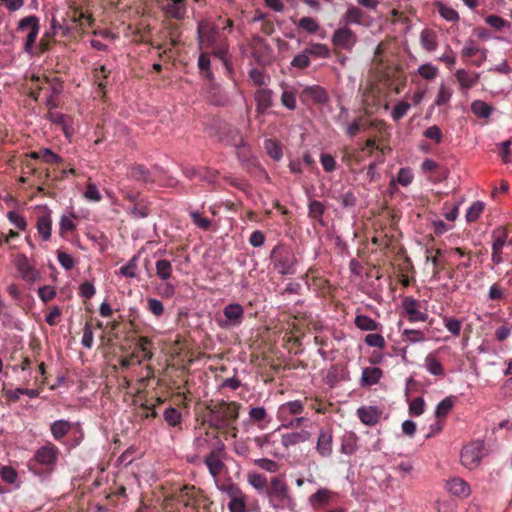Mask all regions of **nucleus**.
<instances>
[{"mask_svg": "<svg viewBox=\"0 0 512 512\" xmlns=\"http://www.w3.org/2000/svg\"><path fill=\"white\" fill-rule=\"evenodd\" d=\"M197 40L200 50L210 49L214 57L218 58L226 69L228 75L233 72L229 43L218 26L208 20H202L197 27Z\"/></svg>", "mask_w": 512, "mask_h": 512, "instance_id": "f257e3e1", "label": "nucleus"}, {"mask_svg": "<svg viewBox=\"0 0 512 512\" xmlns=\"http://www.w3.org/2000/svg\"><path fill=\"white\" fill-rule=\"evenodd\" d=\"M208 409V424L217 431L231 430L232 436L237 434L235 427L236 420L239 416L240 404L234 401H218L212 402L207 406Z\"/></svg>", "mask_w": 512, "mask_h": 512, "instance_id": "f03ea898", "label": "nucleus"}, {"mask_svg": "<svg viewBox=\"0 0 512 512\" xmlns=\"http://www.w3.org/2000/svg\"><path fill=\"white\" fill-rule=\"evenodd\" d=\"M59 449L53 443L48 442L35 451L33 459L30 461V470L34 473H50L54 470L58 461Z\"/></svg>", "mask_w": 512, "mask_h": 512, "instance_id": "7ed1b4c3", "label": "nucleus"}, {"mask_svg": "<svg viewBox=\"0 0 512 512\" xmlns=\"http://www.w3.org/2000/svg\"><path fill=\"white\" fill-rule=\"evenodd\" d=\"M388 47V43L381 41L374 52L372 60L374 68L382 75L386 80H399L402 76V68L398 64L388 61L385 58V53Z\"/></svg>", "mask_w": 512, "mask_h": 512, "instance_id": "20e7f679", "label": "nucleus"}, {"mask_svg": "<svg viewBox=\"0 0 512 512\" xmlns=\"http://www.w3.org/2000/svg\"><path fill=\"white\" fill-rule=\"evenodd\" d=\"M68 10L64 21H68V27L71 29L70 37H76L86 29L85 22L92 26L94 19L92 15L85 13L76 0H68Z\"/></svg>", "mask_w": 512, "mask_h": 512, "instance_id": "39448f33", "label": "nucleus"}, {"mask_svg": "<svg viewBox=\"0 0 512 512\" xmlns=\"http://www.w3.org/2000/svg\"><path fill=\"white\" fill-rule=\"evenodd\" d=\"M271 259L274 269L281 275L295 274L297 258L290 247L277 245L271 252Z\"/></svg>", "mask_w": 512, "mask_h": 512, "instance_id": "423d86ee", "label": "nucleus"}, {"mask_svg": "<svg viewBox=\"0 0 512 512\" xmlns=\"http://www.w3.org/2000/svg\"><path fill=\"white\" fill-rule=\"evenodd\" d=\"M176 502L182 503L185 507L198 509L205 506L207 500L204 492L194 485H184L174 492Z\"/></svg>", "mask_w": 512, "mask_h": 512, "instance_id": "0eeeda50", "label": "nucleus"}, {"mask_svg": "<svg viewBox=\"0 0 512 512\" xmlns=\"http://www.w3.org/2000/svg\"><path fill=\"white\" fill-rule=\"evenodd\" d=\"M266 492L269 497L270 504L275 509H282L286 507L291 501L288 485L279 477H274L271 479L270 485L267 487Z\"/></svg>", "mask_w": 512, "mask_h": 512, "instance_id": "6e6552de", "label": "nucleus"}, {"mask_svg": "<svg viewBox=\"0 0 512 512\" xmlns=\"http://www.w3.org/2000/svg\"><path fill=\"white\" fill-rule=\"evenodd\" d=\"M17 30L20 32H24L28 30V34L26 36L23 50L27 54H34L35 52V43L40 31V20L35 15H30L22 18L19 23Z\"/></svg>", "mask_w": 512, "mask_h": 512, "instance_id": "1a4fd4ad", "label": "nucleus"}, {"mask_svg": "<svg viewBox=\"0 0 512 512\" xmlns=\"http://www.w3.org/2000/svg\"><path fill=\"white\" fill-rule=\"evenodd\" d=\"M304 410L303 402L300 400L289 401L279 406L277 411V419L282 422L284 427L300 426L304 421L303 417H298L295 420L293 416L301 414Z\"/></svg>", "mask_w": 512, "mask_h": 512, "instance_id": "9d476101", "label": "nucleus"}, {"mask_svg": "<svg viewBox=\"0 0 512 512\" xmlns=\"http://www.w3.org/2000/svg\"><path fill=\"white\" fill-rule=\"evenodd\" d=\"M244 320V308L238 303H230L223 308V318H218L217 323L222 329H232L242 324Z\"/></svg>", "mask_w": 512, "mask_h": 512, "instance_id": "9b49d317", "label": "nucleus"}, {"mask_svg": "<svg viewBox=\"0 0 512 512\" xmlns=\"http://www.w3.org/2000/svg\"><path fill=\"white\" fill-rule=\"evenodd\" d=\"M485 455L482 441H473L463 447L461 452V463L468 469L476 468Z\"/></svg>", "mask_w": 512, "mask_h": 512, "instance_id": "f8f14e48", "label": "nucleus"}, {"mask_svg": "<svg viewBox=\"0 0 512 512\" xmlns=\"http://www.w3.org/2000/svg\"><path fill=\"white\" fill-rule=\"evenodd\" d=\"M254 442L265 454L274 457H282L285 454V449L282 445L281 437L277 438L274 433L255 437Z\"/></svg>", "mask_w": 512, "mask_h": 512, "instance_id": "ddd939ff", "label": "nucleus"}, {"mask_svg": "<svg viewBox=\"0 0 512 512\" xmlns=\"http://www.w3.org/2000/svg\"><path fill=\"white\" fill-rule=\"evenodd\" d=\"M224 444L219 442L217 447H215L208 455L204 458V463L207 466L209 473L211 476L217 480L225 465L223 462L224 456Z\"/></svg>", "mask_w": 512, "mask_h": 512, "instance_id": "4468645a", "label": "nucleus"}, {"mask_svg": "<svg viewBox=\"0 0 512 512\" xmlns=\"http://www.w3.org/2000/svg\"><path fill=\"white\" fill-rule=\"evenodd\" d=\"M492 254L491 260L494 264L499 265L503 262V247L507 242L508 230L505 226H498L492 232Z\"/></svg>", "mask_w": 512, "mask_h": 512, "instance_id": "2eb2a0df", "label": "nucleus"}, {"mask_svg": "<svg viewBox=\"0 0 512 512\" xmlns=\"http://www.w3.org/2000/svg\"><path fill=\"white\" fill-rule=\"evenodd\" d=\"M300 100L305 103L315 105H324L329 101V95L325 88L320 85H312L305 87L300 95Z\"/></svg>", "mask_w": 512, "mask_h": 512, "instance_id": "dca6fc26", "label": "nucleus"}, {"mask_svg": "<svg viewBox=\"0 0 512 512\" xmlns=\"http://www.w3.org/2000/svg\"><path fill=\"white\" fill-rule=\"evenodd\" d=\"M402 308L405 316L409 322H425L428 319V314L420 310V301L406 296L402 299Z\"/></svg>", "mask_w": 512, "mask_h": 512, "instance_id": "f3484780", "label": "nucleus"}, {"mask_svg": "<svg viewBox=\"0 0 512 512\" xmlns=\"http://www.w3.org/2000/svg\"><path fill=\"white\" fill-rule=\"evenodd\" d=\"M356 42V34L346 26L338 28L332 36L333 45L344 50L351 51L352 48L355 46Z\"/></svg>", "mask_w": 512, "mask_h": 512, "instance_id": "a211bd4d", "label": "nucleus"}, {"mask_svg": "<svg viewBox=\"0 0 512 512\" xmlns=\"http://www.w3.org/2000/svg\"><path fill=\"white\" fill-rule=\"evenodd\" d=\"M31 82H37V87L42 89V92L47 95H59L62 90V82L59 81L57 77H47V76H35L31 77Z\"/></svg>", "mask_w": 512, "mask_h": 512, "instance_id": "6ab92c4d", "label": "nucleus"}, {"mask_svg": "<svg viewBox=\"0 0 512 512\" xmlns=\"http://www.w3.org/2000/svg\"><path fill=\"white\" fill-rule=\"evenodd\" d=\"M15 266L23 280L30 283L37 280L39 273L25 254H18L16 256Z\"/></svg>", "mask_w": 512, "mask_h": 512, "instance_id": "aec40b11", "label": "nucleus"}, {"mask_svg": "<svg viewBox=\"0 0 512 512\" xmlns=\"http://www.w3.org/2000/svg\"><path fill=\"white\" fill-rule=\"evenodd\" d=\"M163 11L167 18L178 21L184 20L187 16L186 0H168L163 7Z\"/></svg>", "mask_w": 512, "mask_h": 512, "instance_id": "412c9836", "label": "nucleus"}, {"mask_svg": "<svg viewBox=\"0 0 512 512\" xmlns=\"http://www.w3.org/2000/svg\"><path fill=\"white\" fill-rule=\"evenodd\" d=\"M332 443H333V435L332 430L321 429L318 435L316 451L321 457L327 458L332 455Z\"/></svg>", "mask_w": 512, "mask_h": 512, "instance_id": "4be33fe9", "label": "nucleus"}, {"mask_svg": "<svg viewBox=\"0 0 512 512\" xmlns=\"http://www.w3.org/2000/svg\"><path fill=\"white\" fill-rule=\"evenodd\" d=\"M307 285L316 291L319 295L325 296L329 293V280L322 276L314 275V269L310 268L305 275Z\"/></svg>", "mask_w": 512, "mask_h": 512, "instance_id": "5701e85b", "label": "nucleus"}, {"mask_svg": "<svg viewBox=\"0 0 512 512\" xmlns=\"http://www.w3.org/2000/svg\"><path fill=\"white\" fill-rule=\"evenodd\" d=\"M273 92L270 89L260 88L255 92L254 100L256 102V112L258 115H264L272 107Z\"/></svg>", "mask_w": 512, "mask_h": 512, "instance_id": "b1692460", "label": "nucleus"}, {"mask_svg": "<svg viewBox=\"0 0 512 512\" xmlns=\"http://www.w3.org/2000/svg\"><path fill=\"white\" fill-rule=\"evenodd\" d=\"M381 414V410L375 406H362L357 410V415L361 422L368 426L377 424Z\"/></svg>", "mask_w": 512, "mask_h": 512, "instance_id": "393cba45", "label": "nucleus"}, {"mask_svg": "<svg viewBox=\"0 0 512 512\" xmlns=\"http://www.w3.org/2000/svg\"><path fill=\"white\" fill-rule=\"evenodd\" d=\"M211 52L208 51H202L198 57L197 66L200 72V75L209 80L212 85L214 84V74L211 69Z\"/></svg>", "mask_w": 512, "mask_h": 512, "instance_id": "a878e982", "label": "nucleus"}, {"mask_svg": "<svg viewBox=\"0 0 512 512\" xmlns=\"http://www.w3.org/2000/svg\"><path fill=\"white\" fill-rule=\"evenodd\" d=\"M36 227L39 235L44 241L50 240L52 231V218L50 210L46 209L42 215L37 217Z\"/></svg>", "mask_w": 512, "mask_h": 512, "instance_id": "bb28decb", "label": "nucleus"}, {"mask_svg": "<svg viewBox=\"0 0 512 512\" xmlns=\"http://www.w3.org/2000/svg\"><path fill=\"white\" fill-rule=\"evenodd\" d=\"M383 376L382 369L378 367H366L362 371V376L360 379L361 387H371L379 383L380 379Z\"/></svg>", "mask_w": 512, "mask_h": 512, "instance_id": "cd10ccee", "label": "nucleus"}, {"mask_svg": "<svg viewBox=\"0 0 512 512\" xmlns=\"http://www.w3.org/2000/svg\"><path fill=\"white\" fill-rule=\"evenodd\" d=\"M446 489L457 497H467L470 494L468 483L458 477L452 478L446 482Z\"/></svg>", "mask_w": 512, "mask_h": 512, "instance_id": "c85d7f7f", "label": "nucleus"}, {"mask_svg": "<svg viewBox=\"0 0 512 512\" xmlns=\"http://www.w3.org/2000/svg\"><path fill=\"white\" fill-rule=\"evenodd\" d=\"M419 41L424 50L433 52L438 47V34L432 29L425 28L420 33Z\"/></svg>", "mask_w": 512, "mask_h": 512, "instance_id": "c756f323", "label": "nucleus"}, {"mask_svg": "<svg viewBox=\"0 0 512 512\" xmlns=\"http://www.w3.org/2000/svg\"><path fill=\"white\" fill-rule=\"evenodd\" d=\"M280 437L286 452L291 446H295L299 443L307 441L310 437V433L308 431L302 430L300 432L285 433Z\"/></svg>", "mask_w": 512, "mask_h": 512, "instance_id": "7c9ffc66", "label": "nucleus"}, {"mask_svg": "<svg viewBox=\"0 0 512 512\" xmlns=\"http://www.w3.org/2000/svg\"><path fill=\"white\" fill-rule=\"evenodd\" d=\"M249 419L252 423L257 424L260 429L266 428L271 422V418L264 407H252L249 410Z\"/></svg>", "mask_w": 512, "mask_h": 512, "instance_id": "2f4dec72", "label": "nucleus"}, {"mask_svg": "<svg viewBox=\"0 0 512 512\" xmlns=\"http://www.w3.org/2000/svg\"><path fill=\"white\" fill-rule=\"evenodd\" d=\"M153 343L151 339H149L146 336H139L135 339V352L134 353H141L142 354V361L143 360H151L153 357V351H152Z\"/></svg>", "mask_w": 512, "mask_h": 512, "instance_id": "473e14b6", "label": "nucleus"}, {"mask_svg": "<svg viewBox=\"0 0 512 512\" xmlns=\"http://www.w3.org/2000/svg\"><path fill=\"white\" fill-rule=\"evenodd\" d=\"M72 429V424L64 419L56 420L50 425L53 438L60 442Z\"/></svg>", "mask_w": 512, "mask_h": 512, "instance_id": "72a5a7b5", "label": "nucleus"}, {"mask_svg": "<svg viewBox=\"0 0 512 512\" xmlns=\"http://www.w3.org/2000/svg\"><path fill=\"white\" fill-rule=\"evenodd\" d=\"M455 77L462 89H470L474 87L479 80L478 73H470L465 69H458L455 73Z\"/></svg>", "mask_w": 512, "mask_h": 512, "instance_id": "f704fd0d", "label": "nucleus"}, {"mask_svg": "<svg viewBox=\"0 0 512 512\" xmlns=\"http://www.w3.org/2000/svg\"><path fill=\"white\" fill-rule=\"evenodd\" d=\"M371 127H377L375 121H366L363 117H358L353 120L352 123L348 124V122L345 124V132L349 137L356 136L361 128L368 129Z\"/></svg>", "mask_w": 512, "mask_h": 512, "instance_id": "c9c22d12", "label": "nucleus"}, {"mask_svg": "<svg viewBox=\"0 0 512 512\" xmlns=\"http://www.w3.org/2000/svg\"><path fill=\"white\" fill-rule=\"evenodd\" d=\"M127 176L130 179L141 181L143 183L153 181L150 175V171L144 165L141 164L132 165L128 170Z\"/></svg>", "mask_w": 512, "mask_h": 512, "instance_id": "e433bc0d", "label": "nucleus"}, {"mask_svg": "<svg viewBox=\"0 0 512 512\" xmlns=\"http://www.w3.org/2000/svg\"><path fill=\"white\" fill-rule=\"evenodd\" d=\"M156 276L162 281H168L172 277L173 266L168 259H158L155 263Z\"/></svg>", "mask_w": 512, "mask_h": 512, "instance_id": "4c0bfd02", "label": "nucleus"}, {"mask_svg": "<svg viewBox=\"0 0 512 512\" xmlns=\"http://www.w3.org/2000/svg\"><path fill=\"white\" fill-rule=\"evenodd\" d=\"M354 324L363 331H377L381 327L380 323L364 314L357 315L354 319Z\"/></svg>", "mask_w": 512, "mask_h": 512, "instance_id": "58836bf2", "label": "nucleus"}, {"mask_svg": "<svg viewBox=\"0 0 512 512\" xmlns=\"http://www.w3.org/2000/svg\"><path fill=\"white\" fill-rule=\"evenodd\" d=\"M333 493L325 488L317 490L310 496V503L314 508L326 505L330 502Z\"/></svg>", "mask_w": 512, "mask_h": 512, "instance_id": "ea45409f", "label": "nucleus"}, {"mask_svg": "<svg viewBox=\"0 0 512 512\" xmlns=\"http://www.w3.org/2000/svg\"><path fill=\"white\" fill-rule=\"evenodd\" d=\"M425 368L434 376H443L444 368L434 353H429L425 358Z\"/></svg>", "mask_w": 512, "mask_h": 512, "instance_id": "a19ab883", "label": "nucleus"}, {"mask_svg": "<svg viewBox=\"0 0 512 512\" xmlns=\"http://www.w3.org/2000/svg\"><path fill=\"white\" fill-rule=\"evenodd\" d=\"M264 148L267 154L275 161H279L283 156L281 143L277 140H265Z\"/></svg>", "mask_w": 512, "mask_h": 512, "instance_id": "79ce46f5", "label": "nucleus"}, {"mask_svg": "<svg viewBox=\"0 0 512 512\" xmlns=\"http://www.w3.org/2000/svg\"><path fill=\"white\" fill-rule=\"evenodd\" d=\"M363 16L364 13L360 8L349 6L343 15V20L346 24H362Z\"/></svg>", "mask_w": 512, "mask_h": 512, "instance_id": "37998d69", "label": "nucleus"}, {"mask_svg": "<svg viewBox=\"0 0 512 512\" xmlns=\"http://www.w3.org/2000/svg\"><path fill=\"white\" fill-rule=\"evenodd\" d=\"M493 108L482 100H475L471 104V111L479 118H488Z\"/></svg>", "mask_w": 512, "mask_h": 512, "instance_id": "c03bdc74", "label": "nucleus"}, {"mask_svg": "<svg viewBox=\"0 0 512 512\" xmlns=\"http://www.w3.org/2000/svg\"><path fill=\"white\" fill-rule=\"evenodd\" d=\"M297 94L292 88L286 87L281 94V103L287 109L293 111L297 107Z\"/></svg>", "mask_w": 512, "mask_h": 512, "instance_id": "a18cd8bd", "label": "nucleus"}, {"mask_svg": "<svg viewBox=\"0 0 512 512\" xmlns=\"http://www.w3.org/2000/svg\"><path fill=\"white\" fill-rule=\"evenodd\" d=\"M308 209L309 217L323 224L322 217L325 212V206L323 203L318 200H313L309 203Z\"/></svg>", "mask_w": 512, "mask_h": 512, "instance_id": "49530a36", "label": "nucleus"}, {"mask_svg": "<svg viewBox=\"0 0 512 512\" xmlns=\"http://www.w3.org/2000/svg\"><path fill=\"white\" fill-rule=\"evenodd\" d=\"M138 269V256H133L126 265L119 269V274L127 278H135Z\"/></svg>", "mask_w": 512, "mask_h": 512, "instance_id": "de8ad7c7", "label": "nucleus"}, {"mask_svg": "<svg viewBox=\"0 0 512 512\" xmlns=\"http://www.w3.org/2000/svg\"><path fill=\"white\" fill-rule=\"evenodd\" d=\"M342 162L348 166L352 167L361 162V156L355 149L344 148L342 150Z\"/></svg>", "mask_w": 512, "mask_h": 512, "instance_id": "09e8293b", "label": "nucleus"}, {"mask_svg": "<svg viewBox=\"0 0 512 512\" xmlns=\"http://www.w3.org/2000/svg\"><path fill=\"white\" fill-rule=\"evenodd\" d=\"M227 138L224 139L229 145L234 147H241L244 145V139L240 133V131L234 127L227 126Z\"/></svg>", "mask_w": 512, "mask_h": 512, "instance_id": "8fccbe9b", "label": "nucleus"}, {"mask_svg": "<svg viewBox=\"0 0 512 512\" xmlns=\"http://www.w3.org/2000/svg\"><path fill=\"white\" fill-rule=\"evenodd\" d=\"M53 35L50 32H46L40 39L39 44L35 47V52L32 56H40L50 50L53 42Z\"/></svg>", "mask_w": 512, "mask_h": 512, "instance_id": "3c124183", "label": "nucleus"}, {"mask_svg": "<svg viewBox=\"0 0 512 512\" xmlns=\"http://www.w3.org/2000/svg\"><path fill=\"white\" fill-rule=\"evenodd\" d=\"M247 481L256 490H263L267 487L268 483L266 476L257 472L249 473L247 475Z\"/></svg>", "mask_w": 512, "mask_h": 512, "instance_id": "603ef678", "label": "nucleus"}, {"mask_svg": "<svg viewBox=\"0 0 512 512\" xmlns=\"http://www.w3.org/2000/svg\"><path fill=\"white\" fill-rule=\"evenodd\" d=\"M484 203L481 201L474 202L468 209L466 213V221L468 223H473L478 220L482 212L484 211Z\"/></svg>", "mask_w": 512, "mask_h": 512, "instance_id": "864d4df0", "label": "nucleus"}, {"mask_svg": "<svg viewBox=\"0 0 512 512\" xmlns=\"http://www.w3.org/2000/svg\"><path fill=\"white\" fill-rule=\"evenodd\" d=\"M71 29L68 27V21H64L62 23L58 22L55 18L52 19L50 33L53 36H56L59 32H61V36L70 37Z\"/></svg>", "mask_w": 512, "mask_h": 512, "instance_id": "5fc2aeb1", "label": "nucleus"}, {"mask_svg": "<svg viewBox=\"0 0 512 512\" xmlns=\"http://www.w3.org/2000/svg\"><path fill=\"white\" fill-rule=\"evenodd\" d=\"M309 56L328 58L330 56V49L326 44L315 43L306 49Z\"/></svg>", "mask_w": 512, "mask_h": 512, "instance_id": "6e6d98bb", "label": "nucleus"}, {"mask_svg": "<svg viewBox=\"0 0 512 512\" xmlns=\"http://www.w3.org/2000/svg\"><path fill=\"white\" fill-rule=\"evenodd\" d=\"M443 323L445 328L455 337H458L461 333L462 321L454 318L447 317L443 318Z\"/></svg>", "mask_w": 512, "mask_h": 512, "instance_id": "4d7b16f0", "label": "nucleus"}, {"mask_svg": "<svg viewBox=\"0 0 512 512\" xmlns=\"http://www.w3.org/2000/svg\"><path fill=\"white\" fill-rule=\"evenodd\" d=\"M298 27L310 34H314L320 29L319 23L312 17H302L298 22Z\"/></svg>", "mask_w": 512, "mask_h": 512, "instance_id": "13d9d810", "label": "nucleus"}, {"mask_svg": "<svg viewBox=\"0 0 512 512\" xmlns=\"http://www.w3.org/2000/svg\"><path fill=\"white\" fill-rule=\"evenodd\" d=\"M356 448V438L353 434L343 437L340 449L343 454L352 455L355 453Z\"/></svg>", "mask_w": 512, "mask_h": 512, "instance_id": "bf43d9fd", "label": "nucleus"}, {"mask_svg": "<svg viewBox=\"0 0 512 512\" xmlns=\"http://www.w3.org/2000/svg\"><path fill=\"white\" fill-rule=\"evenodd\" d=\"M437 7H438L439 14L445 20L450 21V22H455V21L459 20V14L453 8H450V7H448V6H446V5L442 4V3H439L437 5Z\"/></svg>", "mask_w": 512, "mask_h": 512, "instance_id": "052dcab7", "label": "nucleus"}, {"mask_svg": "<svg viewBox=\"0 0 512 512\" xmlns=\"http://www.w3.org/2000/svg\"><path fill=\"white\" fill-rule=\"evenodd\" d=\"M403 340L409 343H417L425 341L424 333L419 330L405 329L402 333Z\"/></svg>", "mask_w": 512, "mask_h": 512, "instance_id": "680f3d73", "label": "nucleus"}, {"mask_svg": "<svg viewBox=\"0 0 512 512\" xmlns=\"http://www.w3.org/2000/svg\"><path fill=\"white\" fill-rule=\"evenodd\" d=\"M181 413L173 407H169L164 412V419L170 426H176L181 423Z\"/></svg>", "mask_w": 512, "mask_h": 512, "instance_id": "e2e57ef3", "label": "nucleus"}, {"mask_svg": "<svg viewBox=\"0 0 512 512\" xmlns=\"http://www.w3.org/2000/svg\"><path fill=\"white\" fill-rule=\"evenodd\" d=\"M365 343L370 347L383 349L386 346L384 337L379 333H372L365 336Z\"/></svg>", "mask_w": 512, "mask_h": 512, "instance_id": "0e129e2a", "label": "nucleus"}, {"mask_svg": "<svg viewBox=\"0 0 512 512\" xmlns=\"http://www.w3.org/2000/svg\"><path fill=\"white\" fill-rule=\"evenodd\" d=\"M42 161L51 165L63 164V159L49 148H42Z\"/></svg>", "mask_w": 512, "mask_h": 512, "instance_id": "69168bd1", "label": "nucleus"}, {"mask_svg": "<svg viewBox=\"0 0 512 512\" xmlns=\"http://www.w3.org/2000/svg\"><path fill=\"white\" fill-rule=\"evenodd\" d=\"M418 74L425 80H432L437 76L438 68L429 63H426L419 66Z\"/></svg>", "mask_w": 512, "mask_h": 512, "instance_id": "338daca9", "label": "nucleus"}, {"mask_svg": "<svg viewBox=\"0 0 512 512\" xmlns=\"http://www.w3.org/2000/svg\"><path fill=\"white\" fill-rule=\"evenodd\" d=\"M425 411V401L422 397H417L409 403V413L412 416H420Z\"/></svg>", "mask_w": 512, "mask_h": 512, "instance_id": "774afa93", "label": "nucleus"}]
</instances>
